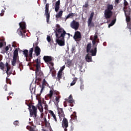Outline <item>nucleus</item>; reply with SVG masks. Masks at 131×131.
Wrapping results in <instances>:
<instances>
[{"label": "nucleus", "mask_w": 131, "mask_h": 131, "mask_svg": "<svg viewBox=\"0 0 131 131\" xmlns=\"http://www.w3.org/2000/svg\"><path fill=\"white\" fill-rule=\"evenodd\" d=\"M56 42L60 47L65 46V35L67 34L66 31L61 28L58 24L56 25V28L55 30Z\"/></svg>", "instance_id": "obj_1"}, {"label": "nucleus", "mask_w": 131, "mask_h": 131, "mask_svg": "<svg viewBox=\"0 0 131 131\" xmlns=\"http://www.w3.org/2000/svg\"><path fill=\"white\" fill-rule=\"evenodd\" d=\"M16 63L17 64L18 69H20V71H22L23 64H22V62L19 60V52H18V49H16L13 52V56L12 61H11V64L12 66H16Z\"/></svg>", "instance_id": "obj_2"}, {"label": "nucleus", "mask_w": 131, "mask_h": 131, "mask_svg": "<svg viewBox=\"0 0 131 131\" xmlns=\"http://www.w3.org/2000/svg\"><path fill=\"white\" fill-rule=\"evenodd\" d=\"M106 9L104 12V15L105 19H110L113 15L112 10H113V5L111 4H107L106 6Z\"/></svg>", "instance_id": "obj_3"}, {"label": "nucleus", "mask_w": 131, "mask_h": 131, "mask_svg": "<svg viewBox=\"0 0 131 131\" xmlns=\"http://www.w3.org/2000/svg\"><path fill=\"white\" fill-rule=\"evenodd\" d=\"M29 108L30 117L34 118H36V116H37V107L34 105H30Z\"/></svg>", "instance_id": "obj_4"}, {"label": "nucleus", "mask_w": 131, "mask_h": 131, "mask_svg": "<svg viewBox=\"0 0 131 131\" xmlns=\"http://www.w3.org/2000/svg\"><path fill=\"white\" fill-rule=\"evenodd\" d=\"M20 29L17 30V32H19V34L23 36L24 33H25V29H26V24L24 21H21L19 24Z\"/></svg>", "instance_id": "obj_5"}, {"label": "nucleus", "mask_w": 131, "mask_h": 131, "mask_svg": "<svg viewBox=\"0 0 131 131\" xmlns=\"http://www.w3.org/2000/svg\"><path fill=\"white\" fill-rule=\"evenodd\" d=\"M43 59L45 63L49 65V67H51V66L53 67L54 66V62L52 61H53V57L52 56H44Z\"/></svg>", "instance_id": "obj_6"}, {"label": "nucleus", "mask_w": 131, "mask_h": 131, "mask_svg": "<svg viewBox=\"0 0 131 131\" xmlns=\"http://www.w3.org/2000/svg\"><path fill=\"white\" fill-rule=\"evenodd\" d=\"M50 8V4H46V6H45V15L46 17V20H47V23H49L50 21V17L51 16L50 15V12H49V9Z\"/></svg>", "instance_id": "obj_7"}, {"label": "nucleus", "mask_w": 131, "mask_h": 131, "mask_svg": "<svg viewBox=\"0 0 131 131\" xmlns=\"http://www.w3.org/2000/svg\"><path fill=\"white\" fill-rule=\"evenodd\" d=\"M70 26L71 28L73 29H75V30H78V28H79V23L78 21H76L75 20H73L70 24Z\"/></svg>", "instance_id": "obj_8"}, {"label": "nucleus", "mask_w": 131, "mask_h": 131, "mask_svg": "<svg viewBox=\"0 0 131 131\" xmlns=\"http://www.w3.org/2000/svg\"><path fill=\"white\" fill-rule=\"evenodd\" d=\"M34 50V48L33 47L29 49V51L28 52L29 58H26V61H27V62H30V61H31V59H33V56H32V55L33 54Z\"/></svg>", "instance_id": "obj_9"}, {"label": "nucleus", "mask_w": 131, "mask_h": 131, "mask_svg": "<svg viewBox=\"0 0 131 131\" xmlns=\"http://www.w3.org/2000/svg\"><path fill=\"white\" fill-rule=\"evenodd\" d=\"M66 101L70 103L69 106H71V107H73V106H74V104H73V103H74V100L73 99L72 95H70L69 98L66 99Z\"/></svg>", "instance_id": "obj_10"}, {"label": "nucleus", "mask_w": 131, "mask_h": 131, "mask_svg": "<svg viewBox=\"0 0 131 131\" xmlns=\"http://www.w3.org/2000/svg\"><path fill=\"white\" fill-rule=\"evenodd\" d=\"M62 127L64 128V131H67V127H68V120L66 118H63L62 122Z\"/></svg>", "instance_id": "obj_11"}, {"label": "nucleus", "mask_w": 131, "mask_h": 131, "mask_svg": "<svg viewBox=\"0 0 131 131\" xmlns=\"http://www.w3.org/2000/svg\"><path fill=\"white\" fill-rule=\"evenodd\" d=\"M49 86V84L48 83V82H47V81H46V79H43L42 81V85H39V86L41 88L40 93L41 94L43 90L45 89V88H46V86Z\"/></svg>", "instance_id": "obj_12"}, {"label": "nucleus", "mask_w": 131, "mask_h": 131, "mask_svg": "<svg viewBox=\"0 0 131 131\" xmlns=\"http://www.w3.org/2000/svg\"><path fill=\"white\" fill-rule=\"evenodd\" d=\"M74 38L75 40H78V39H81V33L80 32L77 31L75 32Z\"/></svg>", "instance_id": "obj_13"}, {"label": "nucleus", "mask_w": 131, "mask_h": 131, "mask_svg": "<svg viewBox=\"0 0 131 131\" xmlns=\"http://www.w3.org/2000/svg\"><path fill=\"white\" fill-rule=\"evenodd\" d=\"M126 22L127 23V27L129 29H131V21H130V16L129 15H126Z\"/></svg>", "instance_id": "obj_14"}, {"label": "nucleus", "mask_w": 131, "mask_h": 131, "mask_svg": "<svg viewBox=\"0 0 131 131\" xmlns=\"http://www.w3.org/2000/svg\"><path fill=\"white\" fill-rule=\"evenodd\" d=\"M124 12L125 13V16H130L131 13V10L130 8H128L127 7H123Z\"/></svg>", "instance_id": "obj_15"}, {"label": "nucleus", "mask_w": 131, "mask_h": 131, "mask_svg": "<svg viewBox=\"0 0 131 131\" xmlns=\"http://www.w3.org/2000/svg\"><path fill=\"white\" fill-rule=\"evenodd\" d=\"M49 113L50 114V116L51 117H52V119L54 120V121L56 123H58V120L57 119V117L56 116V115L54 113V112L53 111H49Z\"/></svg>", "instance_id": "obj_16"}, {"label": "nucleus", "mask_w": 131, "mask_h": 131, "mask_svg": "<svg viewBox=\"0 0 131 131\" xmlns=\"http://www.w3.org/2000/svg\"><path fill=\"white\" fill-rule=\"evenodd\" d=\"M41 52V50L38 46L34 47V52L36 56H39L40 55V52Z\"/></svg>", "instance_id": "obj_17"}, {"label": "nucleus", "mask_w": 131, "mask_h": 131, "mask_svg": "<svg viewBox=\"0 0 131 131\" xmlns=\"http://www.w3.org/2000/svg\"><path fill=\"white\" fill-rule=\"evenodd\" d=\"M60 10V0H58L55 3V12H58Z\"/></svg>", "instance_id": "obj_18"}, {"label": "nucleus", "mask_w": 131, "mask_h": 131, "mask_svg": "<svg viewBox=\"0 0 131 131\" xmlns=\"http://www.w3.org/2000/svg\"><path fill=\"white\" fill-rule=\"evenodd\" d=\"M97 46H98V44L95 45V47L94 48V50H91L89 52L92 54V56H96V55H97Z\"/></svg>", "instance_id": "obj_19"}, {"label": "nucleus", "mask_w": 131, "mask_h": 131, "mask_svg": "<svg viewBox=\"0 0 131 131\" xmlns=\"http://www.w3.org/2000/svg\"><path fill=\"white\" fill-rule=\"evenodd\" d=\"M50 72H51L52 76L53 77H55L56 76V71H55V68H54L53 67H49Z\"/></svg>", "instance_id": "obj_20"}, {"label": "nucleus", "mask_w": 131, "mask_h": 131, "mask_svg": "<svg viewBox=\"0 0 131 131\" xmlns=\"http://www.w3.org/2000/svg\"><path fill=\"white\" fill-rule=\"evenodd\" d=\"M58 112L59 117H63L65 115H64V112L63 111V108H58Z\"/></svg>", "instance_id": "obj_21"}, {"label": "nucleus", "mask_w": 131, "mask_h": 131, "mask_svg": "<svg viewBox=\"0 0 131 131\" xmlns=\"http://www.w3.org/2000/svg\"><path fill=\"white\" fill-rule=\"evenodd\" d=\"M36 62V69H39L40 68V60L37 58L35 60Z\"/></svg>", "instance_id": "obj_22"}, {"label": "nucleus", "mask_w": 131, "mask_h": 131, "mask_svg": "<svg viewBox=\"0 0 131 131\" xmlns=\"http://www.w3.org/2000/svg\"><path fill=\"white\" fill-rule=\"evenodd\" d=\"M63 10L59 11V12L55 15L56 19L62 18V16H63Z\"/></svg>", "instance_id": "obj_23"}, {"label": "nucleus", "mask_w": 131, "mask_h": 131, "mask_svg": "<svg viewBox=\"0 0 131 131\" xmlns=\"http://www.w3.org/2000/svg\"><path fill=\"white\" fill-rule=\"evenodd\" d=\"M35 73H36V75H37V76H42V75H43L42 72L40 71L39 70V69H36Z\"/></svg>", "instance_id": "obj_24"}, {"label": "nucleus", "mask_w": 131, "mask_h": 131, "mask_svg": "<svg viewBox=\"0 0 131 131\" xmlns=\"http://www.w3.org/2000/svg\"><path fill=\"white\" fill-rule=\"evenodd\" d=\"M38 108L39 110L40 113H42V112H43V107H42L41 102H39Z\"/></svg>", "instance_id": "obj_25"}, {"label": "nucleus", "mask_w": 131, "mask_h": 131, "mask_svg": "<svg viewBox=\"0 0 131 131\" xmlns=\"http://www.w3.org/2000/svg\"><path fill=\"white\" fill-rule=\"evenodd\" d=\"M74 16H76V17L77 16V14H76V13H70L66 17V20H67V19H69V18H73V17H74Z\"/></svg>", "instance_id": "obj_26"}, {"label": "nucleus", "mask_w": 131, "mask_h": 131, "mask_svg": "<svg viewBox=\"0 0 131 131\" xmlns=\"http://www.w3.org/2000/svg\"><path fill=\"white\" fill-rule=\"evenodd\" d=\"M22 52L23 53V55L27 59L28 58V50L25 49L24 51L20 50V52Z\"/></svg>", "instance_id": "obj_27"}, {"label": "nucleus", "mask_w": 131, "mask_h": 131, "mask_svg": "<svg viewBox=\"0 0 131 131\" xmlns=\"http://www.w3.org/2000/svg\"><path fill=\"white\" fill-rule=\"evenodd\" d=\"M63 74V72H59L57 73V78L58 81H60L62 78V74Z\"/></svg>", "instance_id": "obj_28"}, {"label": "nucleus", "mask_w": 131, "mask_h": 131, "mask_svg": "<svg viewBox=\"0 0 131 131\" xmlns=\"http://www.w3.org/2000/svg\"><path fill=\"white\" fill-rule=\"evenodd\" d=\"M92 49V43H89L86 46V53H89Z\"/></svg>", "instance_id": "obj_29"}, {"label": "nucleus", "mask_w": 131, "mask_h": 131, "mask_svg": "<svg viewBox=\"0 0 131 131\" xmlns=\"http://www.w3.org/2000/svg\"><path fill=\"white\" fill-rule=\"evenodd\" d=\"M60 98H61V96H56L55 98V104L56 106L58 105L59 102H60Z\"/></svg>", "instance_id": "obj_30"}, {"label": "nucleus", "mask_w": 131, "mask_h": 131, "mask_svg": "<svg viewBox=\"0 0 131 131\" xmlns=\"http://www.w3.org/2000/svg\"><path fill=\"white\" fill-rule=\"evenodd\" d=\"M85 60L86 62H92V56H90L89 54H87L85 56Z\"/></svg>", "instance_id": "obj_31"}, {"label": "nucleus", "mask_w": 131, "mask_h": 131, "mask_svg": "<svg viewBox=\"0 0 131 131\" xmlns=\"http://www.w3.org/2000/svg\"><path fill=\"white\" fill-rule=\"evenodd\" d=\"M30 91L32 95L33 94H35V87H33V86L31 85L30 86Z\"/></svg>", "instance_id": "obj_32"}, {"label": "nucleus", "mask_w": 131, "mask_h": 131, "mask_svg": "<svg viewBox=\"0 0 131 131\" xmlns=\"http://www.w3.org/2000/svg\"><path fill=\"white\" fill-rule=\"evenodd\" d=\"M76 81H77V78L75 77L73 79L72 82L71 83V86L74 85L76 83Z\"/></svg>", "instance_id": "obj_33"}, {"label": "nucleus", "mask_w": 131, "mask_h": 131, "mask_svg": "<svg viewBox=\"0 0 131 131\" xmlns=\"http://www.w3.org/2000/svg\"><path fill=\"white\" fill-rule=\"evenodd\" d=\"M71 117L72 119H74V120H76L77 118V116H76V113H74V114L71 116Z\"/></svg>", "instance_id": "obj_34"}, {"label": "nucleus", "mask_w": 131, "mask_h": 131, "mask_svg": "<svg viewBox=\"0 0 131 131\" xmlns=\"http://www.w3.org/2000/svg\"><path fill=\"white\" fill-rule=\"evenodd\" d=\"M54 91L53 90H50V93L48 94V97H49L50 99H52Z\"/></svg>", "instance_id": "obj_35"}, {"label": "nucleus", "mask_w": 131, "mask_h": 131, "mask_svg": "<svg viewBox=\"0 0 131 131\" xmlns=\"http://www.w3.org/2000/svg\"><path fill=\"white\" fill-rule=\"evenodd\" d=\"M0 69H1V70L5 69V64H4L3 62H0Z\"/></svg>", "instance_id": "obj_36"}, {"label": "nucleus", "mask_w": 131, "mask_h": 131, "mask_svg": "<svg viewBox=\"0 0 131 131\" xmlns=\"http://www.w3.org/2000/svg\"><path fill=\"white\" fill-rule=\"evenodd\" d=\"M115 22H116V19H113L111 24L108 25L109 27H110V26H113V25L115 24Z\"/></svg>", "instance_id": "obj_37"}, {"label": "nucleus", "mask_w": 131, "mask_h": 131, "mask_svg": "<svg viewBox=\"0 0 131 131\" xmlns=\"http://www.w3.org/2000/svg\"><path fill=\"white\" fill-rule=\"evenodd\" d=\"M6 73L7 74V76L8 77H10V75H11V74H12V71H10V70H6Z\"/></svg>", "instance_id": "obj_38"}, {"label": "nucleus", "mask_w": 131, "mask_h": 131, "mask_svg": "<svg viewBox=\"0 0 131 131\" xmlns=\"http://www.w3.org/2000/svg\"><path fill=\"white\" fill-rule=\"evenodd\" d=\"M5 65L7 68V71H8L9 70H10V69H11V66H10V65L9 64V63L6 62Z\"/></svg>", "instance_id": "obj_39"}, {"label": "nucleus", "mask_w": 131, "mask_h": 131, "mask_svg": "<svg viewBox=\"0 0 131 131\" xmlns=\"http://www.w3.org/2000/svg\"><path fill=\"white\" fill-rule=\"evenodd\" d=\"M4 9H2L1 12L2 13H0V16H4V14H5V10H6V7H4Z\"/></svg>", "instance_id": "obj_40"}, {"label": "nucleus", "mask_w": 131, "mask_h": 131, "mask_svg": "<svg viewBox=\"0 0 131 131\" xmlns=\"http://www.w3.org/2000/svg\"><path fill=\"white\" fill-rule=\"evenodd\" d=\"M8 76L7 77H6V82L7 83H9V84H11L12 82H11V80H10V79H9V78H8Z\"/></svg>", "instance_id": "obj_41"}, {"label": "nucleus", "mask_w": 131, "mask_h": 131, "mask_svg": "<svg viewBox=\"0 0 131 131\" xmlns=\"http://www.w3.org/2000/svg\"><path fill=\"white\" fill-rule=\"evenodd\" d=\"M97 39H98V32H96L95 33V34L94 36V40H97Z\"/></svg>", "instance_id": "obj_42"}, {"label": "nucleus", "mask_w": 131, "mask_h": 131, "mask_svg": "<svg viewBox=\"0 0 131 131\" xmlns=\"http://www.w3.org/2000/svg\"><path fill=\"white\" fill-rule=\"evenodd\" d=\"M92 21H93V18L90 17L88 19V25H91L92 24Z\"/></svg>", "instance_id": "obj_43"}, {"label": "nucleus", "mask_w": 131, "mask_h": 131, "mask_svg": "<svg viewBox=\"0 0 131 131\" xmlns=\"http://www.w3.org/2000/svg\"><path fill=\"white\" fill-rule=\"evenodd\" d=\"M64 69H65V66H63L59 70V71L58 72H63V70H64Z\"/></svg>", "instance_id": "obj_44"}, {"label": "nucleus", "mask_w": 131, "mask_h": 131, "mask_svg": "<svg viewBox=\"0 0 131 131\" xmlns=\"http://www.w3.org/2000/svg\"><path fill=\"white\" fill-rule=\"evenodd\" d=\"M124 6H125L124 7H127V6H128V3H127L126 0H124Z\"/></svg>", "instance_id": "obj_45"}, {"label": "nucleus", "mask_w": 131, "mask_h": 131, "mask_svg": "<svg viewBox=\"0 0 131 131\" xmlns=\"http://www.w3.org/2000/svg\"><path fill=\"white\" fill-rule=\"evenodd\" d=\"M45 104V107L44 109L45 110H49V106H48V104H47V103H44Z\"/></svg>", "instance_id": "obj_46"}, {"label": "nucleus", "mask_w": 131, "mask_h": 131, "mask_svg": "<svg viewBox=\"0 0 131 131\" xmlns=\"http://www.w3.org/2000/svg\"><path fill=\"white\" fill-rule=\"evenodd\" d=\"M47 41H48V42H51V37L50 36H47Z\"/></svg>", "instance_id": "obj_47"}, {"label": "nucleus", "mask_w": 131, "mask_h": 131, "mask_svg": "<svg viewBox=\"0 0 131 131\" xmlns=\"http://www.w3.org/2000/svg\"><path fill=\"white\" fill-rule=\"evenodd\" d=\"M96 42H97V40L93 39L92 40V43H93V46H95V47H96V45H97V44H96Z\"/></svg>", "instance_id": "obj_48"}, {"label": "nucleus", "mask_w": 131, "mask_h": 131, "mask_svg": "<svg viewBox=\"0 0 131 131\" xmlns=\"http://www.w3.org/2000/svg\"><path fill=\"white\" fill-rule=\"evenodd\" d=\"M75 50H76V48L75 47H72L71 49L72 53H75Z\"/></svg>", "instance_id": "obj_49"}, {"label": "nucleus", "mask_w": 131, "mask_h": 131, "mask_svg": "<svg viewBox=\"0 0 131 131\" xmlns=\"http://www.w3.org/2000/svg\"><path fill=\"white\" fill-rule=\"evenodd\" d=\"M94 15H95V13L94 12H92L90 14V18H91L93 19V18H94Z\"/></svg>", "instance_id": "obj_50"}, {"label": "nucleus", "mask_w": 131, "mask_h": 131, "mask_svg": "<svg viewBox=\"0 0 131 131\" xmlns=\"http://www.w3.org/2000/svg\"><path fill=\"white\" fill-rule=\"evenodd\" d=\"M33 46V47H38V42L37 41L35 43H34Z\"/></svg>", "instance_id": "obj_51"}, {"label": "nucleus", "mask_w": 131, "mask_h": 131, "mask_svg": "<svg viewBox=\"0 0 131 131\" xmlns=\"http://www.w3.org/2000/svg\"><path fill=\"white\" fill-rule=\"evenodd\" d=\"M13 124H14V125H18V124H19V121H15L13 122Z\"/></svg>", "instance_id": "obj_52"}, {"label": "nucleus", "mask_w": 131, "mask_h": 131, "mask_svg": "<svg viewBox=\"0 0 131 131\" xmlns=\"http://www.w3.org/2000/svg\"><path fill=\"white\" fill-rule=\"evenodd\" d=\"M83 8H88L89 7V4L88 3H85L84 5L83 6Z\"/></svg>", "instance_id": "obj_53"}, {"label": "nucleus", "mask_w": 131, "mask_h": 131, "mask_svg": "<svg viewBox=\"0 0 131 131\" xmlns=\"http://www.w3.org/2000/svg\"><path fill=\"white\" fill-rule=\"evenodd\" d=\"M5 91H8V85L5 84L4 88Z\"/></svg>", "instance_id": "obj_54"}, {"label": "nucleus", "mask_w": 131, "mask_h": 131, "mask_svg": "<svg viewBox=\"0 0 131 131\" xmlns=\"http://www.w3.org/2000/svg\"><path fill=\"white\" fill-rule=\"evenodd\" d=\"M88 26H91V27H94V26H95V25L94 24V23L91 22V25H88Z\"/></svg>", "instance_id": "obj_55"}, {"label": "nucleus", "mask_w": 131, "mask_h": 131, "mask_svg": "<svg viewBox=\"0 0 131 131\" xmlns=\"http://www.w3.org/2000/svg\"><path fill=\"white\" fill-rule=\"evenodd\" d=\"M67 64L68 66H71V61H67Z\"/></svg>", "instance_id": "obj_56"}, {"label": "nucleus", "mask_w": 131, "mask_h": 131, "mask_svg": "<svg viewBox=\"0 0 131 131\" xmlns=\"http://www.w3.org/2000/svg\"><path fill=\"white\" fill-rule=\"evenodd\" d=\"M3 46H4V43H3V42H0V49L1 48H3Z\"/></svg>", "instance_id": "obj_57"}, {"label": "nucleus", "mask_w": 131, "mask_h": 131, "mask_svg": "<svg viewBox=\"0 0 131 131\" xmlns=\"http://www.w3.org/2000/svg\"><path fill=\"white\" fill-rule=\"evenodd\" d=\"M30 131H35V130H34V128L32 127H30Z\"/></svg>", "instance_id": "obj_58"}, {"label": "nucleus", "mask_w": 131, "mask_h": 131, "mask_svg": "<svg viewBox=\"0 0 131 131\" xmlns=\"http://www.w3.org/2000/svg\"><path fill=\"white\" fill-rule=\"evenodd\" d=\"M5 50H6V52H8V51H9V47L8 46L6 47Z\"/></svg>", "instance_id": "obj_59"}, {"label": "nucleus", "mask_w": 131, "mask_h": 131, "mask_svg": "<svg viewBox=\"0 0 131 131\" xmlns=\"http://www.w3.org/2000/svg\"><path fill=\"white\" fill-rule=\"evenodd\" d=\"M84 88V86L82 84H81V85H80L81 90H83Z\"/></svg>", "instance_id": "obj_60"}, {"label": "nucleus", "mask_w": 131, "mask_h": 131, "mask_svg": "<svg viewBox=\"0 0 131 131\" xmlns=\"http://www.w3.org/2000/svg\"><path fill=\"white\" fill-rule=\"evenodd\" d=\"M115 4L118 5V4H119V0H115Z\"/></svg>", "instance_id": "obj_61"}, {"label": "nucleus", "mask_w": 131, "mask_h": 131, "mask_svg": "<svg viewBox=\"0 0 131 131\" xmlns=\"http://www.w3.org/2000/svg\"><path fill=\"white\" fill-rule=\"evenodd\" d=\"M41 118H42L43 117V112L41 113Z\"/></svg>", "instance_id": "obj_62"}, {"label": "nucleus", "mask_w": 131, "mask_h": 131, "mask_svg": "<svg viewBox=\"0 0 131 131\" xmlns=\"http://www.w3.org/2000/svg\"><path fill=\"white\" fill-rule=\"evenodd\" d=\"M13 93L12 92H10V93H9V95H13Z\"/></svg>", "instance_id": "obj_63"}, {"label": "nucleus", "mask_w": 131, "mask_h": 131, "mask_svg": "<svg viewBox=\"0 0 131 131\" xmlns=\"http://www.w3.org/2000/svg\"><path fill=\"white\" fill-rule=\"evenodd\" d=\"M14 43H16V42H13L12 45V47H15V45H14Z\"/></svg>", "instance_id": "obj_64"}]
</instances>
